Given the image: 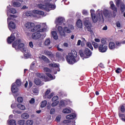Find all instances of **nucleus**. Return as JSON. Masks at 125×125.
Listing matches in <instances>:
<instances>
[{
	"instance_id": "9",
	"label": "nucleus",
	"mask_w": 125,
	"mask_h": 125,
	"mask_svg": "<svg viewBox=\"0 0 125 125\" xmlns=\"http://www.w3.org/2000/svg\"><path fill=\"white\" fill-rule=\"evenodd\" d=\"M43 71L44 72H46L47 73H46L47 76L50 78V79L51 80H54V79H55V76H53L52 75H51L50 73L51 72V70H50L49 68H47V67H44L43 68Z\"/></svg>"
},
{
	"instance_id": "18",
	"label": "nucleus",
	"mask_w": 125,
	"mask_h": 125,
	"mask_svg": "<svg viewBox=\"0 0 125 125\" xmlns=\"http://www.w3.org/2000/svg\"><path fill=\"white\" fill-rule=\"evenodd\" d=\"M45 53L46 55H47V56H49V57H50V58H51V60H52V61H54V59H53L54 56L53 55L52 53H51L50 51H46L45 52Z\"/></svg>"
},
{
	"instance_id": "64",
	"label": "nucleus",
	"mask_w": 125,
	"mask_h": 125,
	"mask_svg": "<svg viewBox=\"0 0 125 125\" xmlns=\"http://www.w3.org/2000/svg\"><path fill=\"white\" fill-rule=\"evenodd\" d=\"M57 48L58 50H59V51H63V49L60 48V47H59V45H57Z\"/></svg>"
},
{
	"instance_id": "25",
	"label": "nucleus",
	"mask_w": 125,
	"mask_h": 125,
	"mask_svg": "<svg viewBox=\"0 0 125 125\" xmlns=\"http://www.w3.org/2000/svg\"><path fill=\"white\" fill-rule=\"evenodd\" d=\"M109 47L110 49H115V48H116L115 43L113 42H109Z\"/></svg>"
},
{
	"instance_id": "56",
	"label": "nucleus",
	"mask_w": 125,
	"mask_h": 125,
	"mask_svg": "<svg viewBox=\"0 0 125 125\" xmlns=\"http://www.w3.org/2000/svg\"><path fill=\"white\" fill-rule=\"evenodd\" d=\"M33 85V83L31 81H29L28 88H31Z\"/></svg>"
},
{
	"instance_id": "4",
	"label": "nucleus",
	"mask_w": 125,
	"mask_h": 125,
	"mask_svg": "<svg viewBox=\"0 0 125 125\" xmlns=\"http://www.w3.org/2000/svg\"><path fill=\"white\" fill-rule=\"evenodd\" d=\"M43 15V16H45L44 15V12L42 11H40L38 10H34L33 11H27L25 13L26 16H35V15Z\"/></svg>"
},
{
	"instance_id": "19",
	"label": "nucleus",
	"mask_w": 125,
	"mask_h": 125,
	"mask_svg": "<svg viewBox=\"0 0 125 125\" xmlns=\"http://www.w3.org/2000/svg\"><path fill=\"white\" fill-rule=\"evenodd\" d=\"M109 4L110 5L111 9H112V10H113V11H117V7H116L115 4H114V2H113L112 1H110L109 2Z\"/></svg>"
},
{
	"instance_id": "33",
	"label": "nucleus",
	"mask_w": 125,
	"mask_h": 125,
	"mask_svg": "<svg viewBox=\"0 0 125 125\" xmlns=\"http://www.w3.org/2000/svg\"><path fill=\"white\" fill-rule=\"evenodd\" d=\"M22 119H28L29 118V114L27 113H23L21 115Z\"/></svg>"
},
{
	"instance_id": "35",
	"label": "nucleus",
	"mask_w": 125,
	"mask_h": 125,
	"mask_svg": "<svg viewBox=\"0 0 125 125\" xmlns=\"http://www.w3.org/2000/svg\"><path fill=\"white\" fill-rule=\"evenodd\" d=\"M32 91L34 94H38L39 93V90L36 87H33L32 88Z\"/></svg>"
},
{
	"instance_id": "59",
	"label": "nucleus",
	"mask_w": 125,
	"mask_h": 125,
	"mask_svg": "<svg viewBox=\"0 0 125 125\" xmlns=\"http://www.w3.org/2000/svg\"><path fill=\"white\" fill-rule=\"evenodd\" d=\"M121 112H122V113H124V112H125V106H124V105L121 106Z\"/></svg>"
},
{
	"instance_id": "14",
	"label": "nucleus",
	"mask_w": 125,
	"mask_h": 125,
	"mask_svg": "<svg viewBox=\"0 0 125 125\" xmlns=\"http://www.w3.org/2000/svg\"><path fill=\"white\" fill-rule=\"evenodd\" d=\"M8 28L10 31H12V30L15 29L16 28V24L13 21H10L8 23Z\"/></svg>"
},
{
	"instance_id": "5",
	"label": "nucleus",
	"mask_w": 125,
	"mask_h": 125,
	"mask_svg": "<svg viewBox=\"0 0 125 125\" xmlns=\"http://www.w3.org/2000/svg\"><path fill=\"white\" fill-rule=\"evenodd\" d=\"M12 46L16 48V49H21V48L25 47V44L23 43V40L19 39L13 43Z\"/></svg>"
},
{
	"instance_id": "3",
	"label": "nucleus",
	"mask_w": 125,
	"mask_h": 125,
	"mask_svg": "<svg viewBox=\"0 0 125 125\" xmlns=\"http://www.w3.org/2000/svg\"><path fill=\"white\" fill-rule=\"evenodd\" d=\"M38 7L41 9H44L46 11H50V10H54L56 8L55 5H52L49 3H46L45 5L39 4L38 5Z\"/></svg>"
},
{
	"instance_id": "57",
	"label": "nucleus",
	"mask_w": 125,
	"mask_h": 125,
	"mask_svg": "<svg viewBox=\"0 0 125 125\" xmlns=\"http://www.w3.org/2000/svg\"><path fill=\"white\" fill-rule=\"evenodd\" d=\"M82 13L83 15H87L88 14L87 11L86 10H83Z\"/></svg>"
},
{
	"instance_id": "34",
	"label": "nucleus",
	"mask_w": 125,
	"mask_h": 125,
	"mask_svg": "<svg viewBox=\"0 0 125 125\" xmlns=\"http://www.w3.org/2000/svg\"><path fill=\"white\" fill-rule=\"evenodd\" d=\"M46 104H47V101L45 100L43 101L41 103V108H44L46 106Z\"/></svg>"
},
{
	"instance_id": "60",
	"label": "nucleus",
	"mask_w": 125,
	"mask_h": 125,
	"mask_svg": "<svg viewBox=\"0 0 125 125\" xmlns=\"http://www.w3.org/2000/svg\"><path fill=\"white\" fill-rule=\"evenodd\" d=\"M30 104H34L35 103V99L32 98L31 100L29 101Z\"/></svg>"
},
{
	"instance_id": "46",
	"label": "nucleus",
	"mask_w": 125,
	"mask_h": 125,
	"mask_svg": "<svg viewBox=\"0 0 125 125\" xmlns=\"http://www.w3.org/2000/svg\"><path fill=\"white\" fill-rule=\"evenodd\" d=\"M20 50H21L22 52H25V53L28 51V49H27V48L25 46L24 47L20 49Z\"/></svg>"
},
{
	"instance_id": "38",
	"label": "nucleus",
	"mask_w": 125,
	"mask_h": 125,
	"mask_svg": "<svg viewBox=\"0 0 125 125\" xmlns=\"http://www.w3.org/2000/svg\"><path fill=\"white\" fill-rule=\"evenodd\" d=\"M15 83L16 85H17L18 87L20 86V85H21V81L19 80H17L16 83Z\"/></svg>"
},
{
	"instance_id": "36",
	"label": "nucleus",
	"mask_w": 125,
	"mask_h": 125,
	"mask_svg": "<svg viewBox=\"0 0 125 125\" xmlns=\"http://www.w3.org/2000/svg\"><path fill=\"white\" fill-rule=\"evenodd\" d=\"M31 57V53L28 52H25L24 53V58H26V59L28 58H30Z\"/></svg>"
},
{
	"instance_id": "30",
	"label": "nucleus",
	"mask_w": 125,
	"mask_h": 125,
	"mask_svg": "<svg viewBox=\"0 0 125 125\" xmlns=\"http://www.w3.org/2000/svg\"><path fill=\"white\" fill-rule=\"evenodd\" d=\"M50 67H52L53 68H58L59 67V64L58 63H50L49 64Z\"/></svg>"
},
{
	"instance_id": "52",
	"label": "nucleus",
	"mask_w": 125,
	"mask_h": 125,
	"mask_svg": "<svg viewBox=\"0 0 125 125\" xmlns=\"http://www.w3.org/2000/svg\"><path fill=\"white\" fill-rule=\"evenodd\" d=\"M94 12H95V11H94V10L93 9L90 10V13H91V16H94V15H95V14H94Z\"/></svg>"
},
{
	"instance_id": "28",
	"label": "nucleus",
	"mask_w": 125,
	"mask_h": 125,
	"mask_svg": "<svg viewBox=\"0 0 125 125\" xmlns=\"http://www.w3.org/2000/svg\"><path fill=\"white\" fill-rule=\"evenodd\" d=\"M18 108H19V109H20V110H25L26 109V107H25V106L23 104H19L17 105Z\"/></svg>"
},
{
	"instance_id": "54",
	"label": "nucleus",
	"mask_w": 125,
	"mask_h": 125,
	"mask_svg": "<svg viewBox=\"0 0 125 125\" xmlns=\"http://www.w3.org/2000/svg\"><path fill=\"white\" fill-rule=\"evenodd\" d=\"M54 113H55V109L52 108L50 111V114H51V115H53Z\"/></svg>"
},
{
	"instance_id": "20",
	"label": "nucleus",
	"mask_w": 125,
	"mask_h": 125,
	"mask_svg": "<svg viewBox=\"0 0 125 125\" xmlns=\"http://www.w3.org/2000/svg\"><path fill=\"white\" fill-rule=\"evenodd\" d=\"M51 43V41H50V39L47 38L46 39L44 42V45H45V46H49Z\"/></svg>"
},
{
	"instance_id": "37",
	"label": "nucleus",
	"mask_w": 125,
	"mask_h": 125,
	"mask_svg": "<svg viewBox=\"0 0 125 125\" xmlns=\"http://www.w3.org/2000/svg\"><path fill=\"white\" fill-rule=\"evenodd\" d=\"M86 45L89 47V48H90L91 50H93V47H92V45L91 44V43L88 42L86 43Z\"/></svg>"
},
{
	"instance_id": "40",
	"label": "nucleus",
	"mask_w": 125,
	"mask_h": 125,
	"mask_svg": "<svg viewBox=\"0 0 125 125\" xmlns=\"http://www.w3.org/2000/svg\"><path fill=\"white\" fill-rule=\"evenodd\" d=\"M9 125H16V121L15 120H10L9 121Z\"/></svg>"
},
{
	"instance_id": "17",
	"label": "nucleus",
	"mask_w": 125,
	"mask_h": 125,
	"mask_svg": "<svg viewBox=\"0 0 125 125\" xmlns=\"http://www.w3.org/2000/svg\"><path fill=\"white\" fill-rule=\"evenodd\" d=\"M7 16L8 17L7 19L8 23L9 22V21H10V20H14V18H16L17 17V16H15L14 15H9L8 14V12H7Z\"/></svg>"
},
{
	"instance_id": "49",
	"label": "nucleus",
	"mask_w": 125,
	"mask_h": 125,
	"mask_svg": "<svg viewBox=\"0 0 125 125\" xmlns=\"http://www.w3.org/2000/svg\"><path fill=\"white\" fill-rule=\"evenodd\" d=\"M19 125H24L25 124V121L24 120H20L18 122Z\"/></svg>"
},
{
	"instance_id": "1",
	"label": "nucleus",
	"mask_w": 125,
	"mask_h": 125,
	"mask_svg": "<svg viewBox=\"0 0 125 125\" xmlns=\"http://www.w3.org/2000/svg\"><path fill=\"white\" fill-rule=\"evenodd\" d=\"M24 27L27 29H31V31L33 33H35V32L44 33V32L46 31V29H47V26L44 23L35 25V23L33 22H29L24 24Z\"/></svg>"
},
{
	"instance_id": "22",
	"label": "nucleus",
	"mask_w": 125,
	"mask_h": 125,
	"mask_svg": "<svg viewBox=\"0 0 125 125\" xmlns=\"http://www.w3.org/2000/svg\"><path fill=\"white\" fill-rule=\"evenodd\" d=\"M84 53L86 56H88V57H90V56H91V54H92V53L91 51H90V50L88 48H85L84 51Z\"/></svg>"
},
{
	"instance_id": "42",
	"label": "nucleus",
	"mask_w": 125,
	"mask_h": 125,
	"mask_svg": "<svg viewBox=\"0 0 125 125\" xmlns=\"http://www.w3.org/2000/svg\"><path fill=\"white\" fill-rule=\"evenodd\" d=\"M65 102L63 101H61L59 103L60 107H64L65 106Z\"/></svg>"
},
{
	"instance_id": "62",
	"label": "nucleus",
	"mask_w": 125,
	"mask_h": 125,
	"mask_svg": "<svg viewBox=\"0 0 125 125\" xmlns=\"http://www.w3.org/2000/svg\"><path fill=\"white\" fill-rule=\"evenodd\" d=\"M101 42L103 44V45H104V44H105V43H106V40H105V39H102Z\"/></svg>"
},
{
	"instance_id": "15",
	"label": "nucleus",
	"mask_w": 125,
	"mask_h": 125,
	"mask_svg": "<svg viewBox=\"0 0 125 125\" xmlns=\"http://www.w3.org/2000/svg\"><path fill=\"white\" fill-rule=\"evenodd\" d=\"M58 31L62 37H65V31H64V30L63 29V28L61 26H59L58 28Z\"/></svg>"
},
{
	"instance_id": "51",
	"label": "nucleus",
	"mask_w": 125,
	"mask_h": 125,
	"mask_svg": "<svg viewBox=\"0 0 125 125\" xmlns=\"http://www.w3.org/2000/svg\"><path fill=\"white\" fill-rule=\"evenodd\" d=\"M61 119V116L60 115H58L57 116L56 118V122H60V120Z\"/></svg>"
},
{
	"instance_id": "26",
	"label": "nucleus",
	"mask_w": 125,
	"mask_h": 125,
	"mask_svg": "<svg viewBox=\"0 0 125 125\" xmlns=\"http://www.w3.org/2000/svg\"><path fill=\"white\" fill-rule=\"evenodd\" d=\"M51 34L54 40H58V35H57V32L56 31H52Z\"/></svg>"
},
{
	"instance_id": "7",
	"label": "nucleus",
	"mask_w": 125,
	"mask_h": 125,
	"mask_svg": "<svg viewBox=\"0 0 125 125\" xmlns=\"http://www.w3.org/2000/svg\"><path fill=\"white\" fill-rule=\"evenodd\" d=\"M42 36H44V38H45V34L42 35L41 34V32H35L32 35V38L33 40H39L42 38Z\"/></svg>"
},
{
	"instance_id": "21",
	"label": "nucleus",
	"mask_w": 125,
	"mask_h": 125,
	"mask_svg": "<svg viewBox=\"0 0 125 125\" xmlns=\"http://www.w3.org/2000/svg\"><path fill=\"white\" fill-rule=\"evenodd\" d=\"M34 83L36 85H42V81L39 78H36L34 79Z\"/></svg>"
},
{
	"instance_id": "47",
	"label": "nucleus",
	"mask_w": 125,
	"mask_h": 125,
	"mask_svg": "<svg viewBox=\"0 0 125 125\" xmlns=\"http://www.w3.org/2000/svg\"><path fill=\"white\" fill-rule=\"evenodd\" d=\"M58 96H55L52 98V101L54 102L58 101Z\"/></svg>"
},
{
	"instance_id": "50",
	"label": "nucleus",
	"mask_w": 125,
	"mask_h": 125,
	"mask_svg": "<svg viewBox=\"0 0 125 125\" xmlns=\"http://www.w3.org/2000/svg\"><path fill=\"white\" fill-rule=\"evenodd\" d=\"M10 11H11V13H12L13 14H15V13H16V10L14 8L11 9Z\"/></svg>"
},
{
	"instance_id": "45",
	"label": "nucleus",
	"mask_w": 125,
	"mask_h": 125,
	"mask_svg": "<svg viewBox=\"0 0 125 125\" xmlns=\"http://www.w3.org/2000/svg\"><path fill=\"white\" fill-rule=\"evenodd\" d=\"M17 100L19 103H22L23 102V98L21 97H19L18 98Z\"/></svg>"
},
{
	"instance_id": "10",
	"label": "nucleus",
	"mask_w": 125,
	"mask_h": 125,
	"mask_svg": "<svg viewBox=\"0 0 125 125\" xmlns=\"http://www.w3.org/2000/svg\"><path fill=\"white\" fill-rule=\"evenodd\" d=\"M74 29V26H73L72 25H69L67 27H64V30L65 32H66V33H67L68 34H70V33L72 32Z\"/></svg>"
},
{
	"instance_id": "29",
	"label": "nucleus",
	"mask_w": 125,
	"mask_h": 125,
	"mask_svg": "<svg viewBox=\"0 0 125 125\" xmlns=\"http://www.w3.org/2000/svg\"><path fill=\"white\" fill-rule=\"evenodd\" d=\"M72 111L70 108H64L62 110V112L64 113V114H69Z\"/></svg>"
},
{
	"instance_id": "43",
	"label": "nucleus",
	"mask_w": 125,
	"mask_h": 125,
	"mask_svg": "<svg viewBox=\"0 0 125 125\" xmlns=\"http://www.w3.org/2000/svg\"><path fill=\"white\" fill-rule=\"evenodd\" d=\"M120 7H121V11L122 12H124L125 11V4L123 3L121 4L120 5Z\"/></svg>"
},
{
	"instance_id": "58",
	"label": "nucleus",
	"mask_w": 125,
	"mask_h": 125,
	"mask_svg": "<svg viewBox=\"0 0 125 125\" xmlns=\"http://www.w3.org/2000/svg\"><path fill=\"white\" fill-rule=\"evenodd\" d=\"M53 95H54V94H53V93H52L49 95L47 96V98L48 99H50V98H51L53 96Z\"/></svg>"
},
{
	"instance_id": "12",
	"label": "nucleus",
	"mask_w": 125,
	"mask_h": 125,
	"mask_svg": "<svg viewBox=\"0 0 125 125\" xmlns=\"http://www.w3.org/2000/svg\"><path fill=\"white\" fill-rule=\"evenodd\" d=\"M108 48H107V46L104 45L103 44H101L99 46V50L100 52H106Z\"/></svg>"
},
{
	"instance_id": "55",
	"label": "nucleus",
	"mask_w": 125,
	"mask_h": 125,
	"mask_svg": "<svg viewBox=\"0 0 125 125\" xmlns=\"http://www.w3.org/2000/svg\"><path fill=\"white\" fill-rule=\"evenodd\" d=\"M56 56L57 58H58V59H60L61 57V54H60L59 53H57L56 54Z\"/></svg>"
},
{
	"instance_id": "13",
	"label": "nucleus",
	"mask_w": 125,
	"mask_h": 125,
	"mask_svg": "<svg viewBox=\"0 0 125 125\" xmlns=\"http://www.w3.org/2000/svg\"><path fill=\"white\" fill-rule=\"evenodd\" d=\"M18 86L17 85H16L15 83H13L12 84L11 91L13 93H16V92H18Z\"/></svg>"
},
{
	"instance_id": "16",
	"label": "nucleus",
	"mask_w": 125,
	"mask_h": 125,
	"mask_svg": "<svg viewBox=\"0 0 125 125\" xmlns=\"http://www.w3.org/2000/svg\"><path fill=\"white\" fill-rule=\"evenodd\" d=\"M15 40V36L14 34H12L10 37H9L7 39V42L8 43H11L13 42H14Z\"/></svg>"
},
{
	"instance_id": "2",
	"label": "nucleus",
	"mask_w": 125,
	"mask_h": 125,
	"mask_svg": "<svg viewBox=\"0 0 125 125\" xmlns=\"http://www.w3.org/2000/svg\"><path fill=\"white\" fill-rule=\"evenodd\" d=\"M77 52L75 50H72L71 52L69 53L66 56V61L68 64H74L76 62V57H77Z\"/></svg>"
},
{
	"instance_id": "39",
	"label": "nucleus",
	"mask_w": 125,
	"mask_h": 125,
	"mask_svg": "<svg viewBox=\"0 0 125 125\" xmlns=\"http://www.w3.org/2000/svg\"><path fill=\"white\" fill-rule=\"evenodd\" d=\"M59 104V102L58 101H55L52 103L51 104L52 107H55L56 106H57L58 104Z\"/></svg>"
},
{
	"instance_id": "32",
	"label": "nucleus",
	"mask_w": 125,
	"mask_h": 125,
	"mask_svg": "<svg viewBox=\"0 0 125 125\" xmlns=\"http://www.w3.org/2000/svg\"><path fill=\"white\" fill-rule=\"evenodd\" d=\"M36 76L38 78H39L40 79H43L44 78V75L42 73H37Z\"/></svg>"
},
{
	"instance_id": "61",
	"label": "nucleus",
	"mask_w": 125,
	"mask_h": 125,
	"mask_svg": "<svg viewBox=\"0 0 125 125\" xmlns=\"http://www.w3.org/2000/svg\"><path fill=\"white\" fill-rule=\"evenodd\" d=\"M116 73H117V74H119V73H121V72H122V69H121L120 68H118L116 70Z\"/></svg>"
},
{
	"instance_id": "11",
	"label": "nucleus",
	"mask_w": 125,
	"mask_h": 125,
	"mask_svg": "<svg viewBox=\"0 0 125 125\" xmlns=\"http://www.w3.org/2000/svg\"><path fill=\"white\" fill-rule=\"evenodd\" d=\"M64 22H65V19L62 17H59L55 21V23L57 25H62Z\"/></svg>"
},
{
	"instance_id": "44",
	"label": "nucleus",
	"mask_w": 125,
	"mask_h": 125,
	"mask_svg": "<svg viewBox=\"0 0 125 125\" xmlns=\"http://www.w3.org/2000/svg\"><path fill=\"white\" fill-rule=\"evenodd\" d=\"M94 47L95 48H98V43H96V42H92Z\"/></svg>"
},
{
	"instance_id": "27",
	"label": "nucleus",
	"mask_w": 125,
	"mask_h": 125,
	"mask_svg": "<svg viewBox=\"0 0 125 125\" xmlns=\"http://www.w3.org/2000/svg\"><path fill=\"white\" fill-rule=\"evenodd\" d=\"M13 6H14V7H20L21 3L18 1H14L13 2Z\"/></svg>"
},
{
	"instance_id": "41",
	"label": "nucleus",
	"mask_w": 125,
	"mask_h": 125,
	"mask_svg": "<svg viewBox=\"0 0 125 125\" xmlns=\"http://www.w3.org/2000/svg\"><path fill=\"white\" fill-rule=\"evenodd\" d=\"M33 124H34V121L32 120H27L26 121V124L27 125H33Z\"/></svg>"
},
{
	"instance_id": "48",
	"label": "nucleus",
	"mask_w": 125,
	"mask_h": 125,
	"mask_svg": "<svg viewBox=\"0 0 125 125\" xmlns=\"http://www.w3.org/2000/svg\"><path fill=\"white\" fill-rule=\"evenodd\" d=\"M49 93H50V89H48L45 93V97H46Z\"/></svg>"
},
{
	"instance_id": "6",
	"label": "nucleus",
	"mask_w": 125,
	"mask_h": 125,
	"mask_svg": "<svg viewBox=\"0 0 125 125\" xmlns=\"http://www.w3.org/2000/svg\"><path fill=\"white\" fill-rule=\"evenodd\" d=\"M97 16L95 15L94 16H91L92 20L94 23H96L98 20H101V16H100L101 13L100 10L97 11Z\"/></svg>"
},
{
	"instance_id": "23",
	"label": "nucleus",
	"mask_w": 125,
	"mask_h": 125,
	"mask_svg": "<svg viewBox=\"0 0 125 125\" xmlns=\"http://www.w3.org/2000/svg\"><path fill=\"white\" fill-rule=\"evenodd\" d=\"M75 118H76V114L74 113L66 116V119H67V120H73V119H75Z\"/></svg>"
},
{
	"instance_id": "53",
	"label": "nucleus",
	"mask_w": 125,
	"mask_h": 125,
	"mask_svg": "<svg viewBox=\"0 0 125 125\" xmlns=\"http://www.w3.org/2000/svg\"><path fill=\"white\" fill-rule=\"evenodd\" d=\"M116 4L117 6H120V3L121 2V0H115Z\"/></svg>"
},
{
	"instance_id": "63",
	"label": "nucleus",
	"mask_w": 125,
	"mask_h": 125,
	"mask_svg": "<svg viewBox=\"0 0 125 125\" xmlns=\"http://www.w3.org/2000/svg\"><path fill=\"white\" fill-rule=\"evenodd\" d=\"M70 123H71V121L69 120H64L63 121V124H70Z\"/></svg>"
},
{
	"instance_id": "24",
	"label": "nucleus",
	"mask_w": 125,
	"mask_h": 125,
	"mask_svg": "<svg viewBox=\"0 0 125 125\" xmlns=\"http://www.w3.org/2000/svg\"><path fill=\"white\" fill-rule=\"evenodd\" d=\"M76 26L79 29H82V28H83V22H82V21H81V20H78L76 22Z\"/></svg>"
},
{
	"instance_id": "8",
	"label": "nucleus",
	"mask_w": 125,
	"mask_h": 125,
	"mask_svg": "<svg viewBox=\"0 0 125 125\" xmlns=\"http://www.w3.org/2000/svg\"><path fill=\"white\" fill-rule=\"evenodd\" d=\"M84 25L85 29L89 32L91 31V23L89 21L88 18H86L84 20Z\"/></svg>"
},
{
	"instance_id": "31",
	"label": "nucleus",
	"mask_w": 125,
	"mask_h": 125,
	"mask_svg": "<svg viewBox=\"0 0 125 125\" xmlns=\"http://www.w3.org/2000/svg\"><path fill=\"white\" fill-rule=\"evenodd\" d=\"M42 60H43L44 62H46V63H49V60L45 56H42Z\"/></svg>"
}]
</instances>
